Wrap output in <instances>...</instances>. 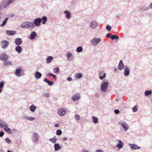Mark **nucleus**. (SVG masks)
<instances>
[{"mask_svg":"<svg viewBox=\"0 0 152 152\" xmlns=\"http://www.w3.org/2000/svg\"><path fill=\"white\" fill-rule=\"evenodd\" d=\"M34 25V24L31 22H25L23 23L20 26L22 28H28L29 27H33Z\"/></svg>","mask_w":152,"mask_h":152,"instance_id":"f257e3e1","label":"nucleus"},{"mask_svg":"<svg viewBox=\"0 0 152 152\" xmlns=\"http://www.w3.org/2000/svg\"><path fill=\"white\" fill-rule=\"evenodd\" d=\"M108 85V82H102L101 86L102 90L104 92L106 91Z\"/></svg>","mask_w":152,"mask_h":152,"instance_id":"f03ea898","label":"nucleus"},{"mask_svg":"<svg viewBox=\"0 0 152 152\" xmlns=\"http://www.w3.org/2000/svg\"><path fill=\"white\" fill-rule=\"evenodd\" d=\"M58 113L59 115L63 116L66 114V112L64 109L61 108L58 110Z\"/></svg>","mask_w":152,"mask_h":152,"instance_id":"7ed1b4c3","label":"nucleus"},{"mask_svg":"<svg viewBox=\"0 0 152 152\" xmlns=\"http://www.w3.org/2000/svg\"><path fill=\"white\" fill-rule=\"evenodd\" d=\"M1 44L2 45V48L3 49L6 48L8 46L9 42L6 40H3L1 41Z\"/></svg>","mask_w":152,"mask_h":152,"instance_id":"20e7f679","label":"nucleus"},{"mask_svg":"<svg viewBox=\"0 0 152 152\" xmlns=\"http://www.w3.org/2000/svg\"><path fill=\"white\" fill-rule=\"evenodd\" d=\"M42 22V19L40 18H36L34 21V24L37 26H39L40 25V23Z\"/></svg>","mask_w":152,"mask_h":152,"instance_id":"39448f33","label":"nucleus"},{"mask_svg":"<svg viewBox=\"0 0 152 152\" xmlns=\"http://www.w3.org/2000/svg\"><path fill=\"white\" fill-rule=\"evenodd\" d=\"M98 26V24L94 21H92L90 24V27L92 29L96 28Z\"/></svg>","mask_w":152,"mask_h":152,"instance_id":"423d86ee","label":"nucleus"},{"mask_svg":"<svg viewBox=\"0 0 152 152\" xmlns=\"http://www.w3.org/2000/svg\"><path fill=\"white\" fill-rule=\"evenodd\" d=\"M100 41V39L99 38H94L91 40V44L94 45H96Z\"/></svg>","mask_w":152,"mask_h":152,"instance_id":"0eeeda50","label":"nucleus"},{"mask_svg":"<svg viewBox=\"0 0 152 152\" xmlns=\"http://www.w3.org/2000/svg\"><path fill=\"white\" fill-rule=\"evenodd\" d=\"M8 56L5 54H3L0 56V59L2 61H5L7 59Z\"/></svg>","mask_w":152,"mask_h":152,"instance_id":"6e6552de","label":"nucleus"},{"mask_svg":"<svg viewBox=\"0 0 152 152\" xmlns=\"http://www.w3.org/2000/svg\"><path fill=\"white\" fill-rule=\"evenodd\" d=\"M124 67V65L123 63L122 60H121L120 61V62L119 63L118 69L119 70H122L123 69Z\"/></svg>","mask_w":152,"mask_h":152,"instance_id":"1a4fd4ad","label":"nucleus"},{"mask_svg":"<svg viewBox=\"0 0 152 152\" xmlns=\"http://www.w3.org/2000/svg\"><path fill=\"white\" fill-rule=\"evenodd\" d=\"M22 40L19 38H17L15 39V44L17 45H20L22 43Z\"/></svg>","mask_w":152,"mask_h":152,"instance_id":"9d476101","label":"nucleus"},{"mask_svg":"<svg viewBox=\"0 0 152 152\" xmlns=\"http://www.w3.org/2000/svg\"><path fill=\"white\" fill-rule=\"evenodd\" d=\"M130 146L132 149L134 150L139 149L140 148L138 145L135 144H130Z\"/></svg>","mask_w":152,"mask_h":152,"instance_id":"9b49d317","label":"nucleus"},{"mask_svg":"<svg viewBox=\"0 0 152 152\" xmlns=\"http://www.w3.org/2000/svg\"><path fill=\"white\" fill-rule=\"evenodd\" d=\"M4 129L9 134H12L13 133L12 131L7 127V126L4 128Z\"/></svg>","mask_w":152,"mask_h":152,"instance_id":"f8f14e48","label":"nucleus"},{"mask_svg":"<svg viewBox=\"0 0 152 152\" xmlns=\"http://www.w3.org/2000/svg\"><path fill=\"white\" fill-rule=\"evenodd\" d=\"M80 98V96L79 94H75L73 95L72 97V100L73 101H75L78 100Z\"/></svg>","mask_w":152,"mask_h":152,"instance_id":"ddd939ff","label":"nucleus"},{"mask_svg":"<svg viewBox=\"0 0 152 152\" xmlns=\"http://www.w3.org/2000/svg\"><path fill=\"white\" fill-rule=\"evenodd\" d=\"M6 33L7 34L9 35H13L16 34V32L15 31L7 30Z\"/></svg>","mask_w":152,"mask_h":152,"instance_id":"4468645a","label":"nucleus"},{"mask_svg":"<svg viewBox=\"0 0 152 152\" xmlns=\"http://www.w3.org/2000/svg\"><path fill=\"white\" fill-rule=\"evenodd\" d=\"M129 69L128 67H126L124 69V74L125 76H127L129 75Z\"/></svg>","mask_w":152,"mask_h":152,"instance_id":"2eb2a0df","label":"nucleus"},{"mask_svg":"<svg viewBox=\"0 0 152 152\" xmlns=\"http://www.w3.org/2000/svg\"><path fill=\"white\" fill-rule=\"evenodd\" d=\"M7 125V124L5 122L1 120H0V126L2 128L3 127H5Z\"/></svg>","mask_w":152,"mask_h":152,"instance_id":"dca6fc26","label":"nucleus"},{"mask_svg":"<svg viewBox=\"0 0 152 152\" xmlns=\"http://www.w3.org/2000/svg\"><path fill=\"white\" fill-rule=\"evenodd\" d=\"M42 74L39 72H38L36 71L35 74V77L36 78L39 79L42 76Z\"/></svg>","mask_w":152,"mask_h":152,"instance_id":"f3484780","label":"nucleus"},{"mask_svg":"<svg viewBox=\"0 0 152 152\" xmlns=\"http://www.w3.org/2000/svg\"><path fill=\"white\" fill-rule=\"evenodd\" d=\"M33 137L35 138L34 142H37L39 139V136L37 133H35L33 134Z\"/></svg>","mask_w":152,"mask_h":152,"instance_id":"a211bd4d","label":"nucleus"},{"mask_svg":"<svg viewBox=\"0 0 152 152\" xmlns=\"http://www.w3.org/2000/svg\"><path fill=\"white\" fill-rule=\"evenodd\" d=\"M119 124L121 125L125 130H127L128 129V126L125 123H119Z\"/></svg>","mask_w":152,"mask_h":152,"instance_id":"6ab92c4d","label":"nucleus"},{"mask_svg":"<svg viewBox=\"0 0 152 152\" xmlns=\"http://www.w3.org/2000/svg\"><path fill=\"white\" fill-rule=\"evenodd\" d=\"M21 71V69H17L16 70L15 72V74L17 76H21L20 74V72Z\"/></svg>","mask_w":152,"mask_h":152,"instance_id":"aec40b11","label":"nucleus"},{"mask_svg":"<svg viewBox=\"0 0 152 152\" xmlns=\"http://www.w3.org/2000/svg\"><path fill=\"white\" fill-rule=\"evenodd\" d=\"M36 34L35 32H32L30 36V37L29 38L30 39H34L35 37L36 36Z\"/></svg>","mask_w":152,"mask_h":152,"instance_id":"412c9836","label":"nucleus"},{"mask_svg":"<svg viewBox=\"0 0 152 152\" xmlns=\"http://www.w3.org/2000/svg\"><path fill=\"white\" fill-rule=\"evenodd\" d=\"M44 81L45 82L47 83L48 85L50 86H51L53 85V82L52 81H50L48 80V79L46 78H45L44 80Z\"/></svg>","mask_w":152,"mask_h":152,"instance_id":"4be33fe9","label":"nucleus"},{"mask_svg":"<svg viewBox=\"0 0 152 152\" xmlns=\"http://www.w3.org/2000/svg\"><path fill=\"white\" fill-rule=\"evenodd\" d=\"M53 57L51 56H48L46 59V63H50L53 60Z\"/></svg>","mask_w":152,"mask_h":152,"instance_id":"5701e85b","label":"nucleus"},{"mask_svg":"<svg viewBox=\"0 0 152 152\" xmlns=\"http://www.w3.org/2000/svg\"><path fill=\"white\" fill-rule=\"evenodd\" d=\"M55 150L56 151L58 150L61 149V146L58 144H55L54 145Z\"/></svg>","mask_w":152,"mask_h":152,"instance_id":"b1692460","label":"nucleus"},{"mask_svg":"<svg viewBox=\"0 0 152 152\" xmlns=\"http://www.w3.org/2000/svg\"><path fill=\"white\" fill-rule=\"evenodd\" d=\"M15 50L18 53H20L22 51V48L20 46H18L16 47Z\"/></svg>","mask_w":152,"mask_h":152,"instance_id":"393cba45","label":"nucleus"},{"mask_svg":"<svg viewBox=\"0 0 152 152\" xmlns=\"http://www.w3.org/2000/svg\"><path fill=\"white\" fill-rule=\"evenodd\" d=\"M64 13L66 14V18H69L71 15L70 12L69 11L66 10L64 11Z\"/></svg>","mask_w":152,"mask_h":152,"instance_id":"a878e982","label":"nucleus"},{"mask_svg":"<svg viewBox=\"0 0 152 152\" xmlns=\"http://www.w3.org/2000/svg\"><path fill=\"white\" fill-rule=\"evenodd\" d=\"M36 108V107L33 105H31L30 107V110L32 112H34Z\"/></svg>","mask_w":152,"mask_h":152,"instance_id":"bb28decb","label":"nucleus"},{"mask_svg":"<svg viewBox=\"0 0 152 152\" xmlns=\"http://www.w3.org/2000/svg\"><path fill=\"white\" fill-rule=\"evenodd\" d=\"M119 143L117 145V146L119 148H122L123 147V144L121 141H119Z\"/></svg>","mask_w":152,"mask_h":152,"instance_id":"cd10ccee","label":"nucleus"},{"mask_svg":"<svg viewBox=\"0 0 152 152\" xmlns=\"http://www.w3.org/2000/svg\"><path fill=\"white\" fill-rule=\"evenodd\" d=\"M92 118L93 119V122L95 124H96L98 123V119L97 118L94 116H93Z\"/></svg>","mask_w":152,"mask_h":152,"instance_id":"c85d7f7f","label":"nucleus"},{"mask_svg":"<svg viewBox=\"0 0 152 152\" xmlns=\"http://www.w3.org/2000/svg\"><path fill=\"white\" fill-rule=\"evenodd\" d=\"M42 20V23L43 24H45V23L46 21L47 20V18L45 16H44L42 17V19H41Z\"/></svg>","mask_w":152,"mask_h":152,"instance_id":"c756f323","label":"nucleus"},{"mask_svg":"<svg viewBox=\"0 0 152 152\" xmlns=\"http://www.w3.org/2000/svg\"><path fill=\"white\" fill-rule=\"evenodd\" d=\"M8 18H5V19L4 20V21H3L2 23V24H1V27L3 26H4L5 24H6V22L8 20Z\"/></svg>","mask_w":152,"mask_h":152,"instance_id":"7c9ffc66","label":"nucleus"},{"mask_svg":"<svg viewBox=\"0 0 152 152\" xmlns=\"http://www.w3.org/2000/svg\"><path fill=\"white\" fill-rule=\"evenodd\" d=\"M152 93L151 90L149 91H146L145 92V94L146 96H147L151 94Z\"/></svg>","mask_w":152,"mask_h":152,"instance_id":"2f4dec72","label":"nucleus"},{"mask_svg":"<svg viewBox=\"0 0 152 152\" xmlns=\"http://www.w3.org/2000/svg\"><path fill=\"white\" fill-rule=\"evenodd\" d=\"M138 107L137 105H136L134 107H133L132 108L133 111L134 112L137 111L138 109Z\"/></svg>","mask_w":152,"mask_h":152,"instance_id":"473e14b6","label":"nucleus"},{"mask_svg":"<svg viewBox=\"0 0 152 152\" xmlns=\"http://www.w3.org/2000/svg\"><path fill=\"white\" fill-rule=\"evenodd\" d=\"M110 38L112 39L113 40L114 39H118L119 37L117 35H112L111 37Z\"/></svg>","mask_w":152,"mask_h":152,"instance_id":"72a5a7b5","label":"nucleus"},{"mask_svg":"<svg viewBox=\"0 0 152 152\" xmlns=\"http://www.w3.org/2000/svg\"><path fill=\"white\" fill-rule=\"evenodd\" d=\"M50 140L53 143H55L56 141V137H53L50 139Z\"/></svg>","mask_w":152,"mask_h":152,"instance_id":"f704fd0d","label":"nucleus"},{"mask_svg":"<svg viewBox=\"0 0 152 152\" xmlns=\"http://www.w3.org/2000/svg\"><path fill=\"white\" fill-rule=\"evenodd\" d=\"M82 76V75L81 73H78L75 75V78L77 79H78L81 78Z\"/></svg>","mask_w":152,"mask_h":152,"instance_id":"c9c22d12","label":"nucleus"},{"mask_svg":"<svg viewBox=\"0 0 152 152\" xmlns=\"http://www.w3.org/2000/svg\"><path fill=\"white\" fill-rule=\"evenodd\" d=\"M83 49L81 47H79L77 48L76 51L78 53H80L82 52Z\"/></svg>","mask_w":152,"mask_h":152,"instance_id":"e433bc0d","label":"nucleus"},{"mask_svg":"<svg viewBox=\"0 0 152 152\" xmlns=\"http://www.w3.org/2000/svg\"><path fill=\"white\" fill-rule=\"evenodd\" d=\"M4 64L5 66H8L12 64L11 62L8 61H5L4 62Z\"/></svg>","mask_w":152,"mask_h":152,"instance_id":"4c0bfd02","label":"nucleus"},{"mask_svg":"<svg viewBox=\"0 0 152 152\" xmlns=\"http://www.w3.org/2000/svg\"><path fill=\"white\" fill-rule=\"evenodd\" d=\"M62 134V132L60 130H57L56 131V134L58 135H60Z\"/></svg>","mask_w":152,"mask_h":152,"instance_id":"58836bf2","label":"nucleus"},{"mask_svg":"<svg viewBox=\"0 0 152 152\" xmlns=\"http://www.w3.org/2000/svg\"><path fill=\"white\" fill-rule=\"evenodd\" d=\"M26 119H27L28 120L32 121L34 120L35 119L33 117H26L25 118Z\"/></svg>","mask_w":152,"mask_h":152,"instance_id":"ea45409f","label":"nucleus"},{"mask_svg":"<svg viewBox=\"0 0 152 152\" xmlns=\"http://www.w3.org/2000/svg\"><path fill=\"white\" fill-rule=\"evenodd\" d=\"M99 75H100V76H99L100 79L101 80H102L105 77L106 74L105 73H104V74L102 76H101V74L100 73H99Z\"/></svg>","mask_w":152,"mask_h":152,"instance_id":"a19ab883","label":"nucleus"},{"mask_svg":"<svg viewBox=\"0 0 152 152\" xmlns=\"http://www.w3.org/2000/svg\"><path fill=\"white\" fill-rule=\"evenodd\" d=\"M14 0H9L7 1V3L6 6L4 7H6V6H7L8 4L11 3H12L13 2Z\"/></svg>","mask_w":152,"mask_h":152,"instance_id":"79ce46f5","label":"nucleus"},{"mask_svg":"<svg viewBox=\"0 0 152 152\" xmlns=\"http://www.w3.org/2000/svg\"><path fill=\"white\" fill-rule=\"evenodd\" d=\"M53 71L55 73H58L59 71V69L58 68H54L53 69Z\"/></svg>","mask_w":152,"mask_h":152,"instance_id":"37998d69","label":"nucleus"},{"mask_svg":"<svg viewBox=\"0 0 152 152\" xmlns=\"http://www.w3.org/2000/svg\"><path fill=\"white\" fill-rule=\"evenodd\" d=\"M5 140L6 142L10 144L11 143V141L8 138H6L5 139Z\"/></svg>","mask_w":152,"mask_h":152,"instance_id":"c03bdc74","label":"nucleus"},{"mask_svg":"<svg viewBox=\"0 0 152 152\" xmlns=\"http://www.w3.org/2000/svg\"><path fill=\"white\" fill-rule=\"evenodd\" d=\"M75 118L77 120H79L80 119V117L78 115H76L75 116Z\"/></svg>","mask_w":152,"mask_h":152,"instance_id":"a18cd8bd","label":"nucleus"},{"mask_svg":"<svg viewBox=\"0 0 152 152\" xmlns=\"http://www.w3.org/2000/svg\"><path fill=\"white\" fill-rule=\"evenodd\" d=\"M4 84V82L3 81H2L0 83V88H2L3 87Z\"/></svg>","mask_w":152,"mask_h":152,"instance_id":"49530a36","label":"nucleus"},{"mask_svg":"<svg viewBox=\"0 0 152 152\" xmlns=\"http://www.w3.org/2000/svg\"><path fill=\"white\" fill-rule=\"evenodd\" d=\"M106 28L108 31H110L111 30V28L109 25H107L106 26Z\"/></svg>","mask_w":152,"mask_h":152,"instance_id":"de8ad7c7","label":"nucleus"},{"mask_svg":"<svg viewBox=\"0 0 152 152\" xmlns=\"http://www.w3.org/2000/svg\"><path fill=\"white\" fill-rule=\"evenodd\" d=\"M72 54L70 53H68L67 54V58H69L72 56Z\"/></svg>","mask_w":152,"mask_h":152,"instance_id":"09e8293b","label":"nucleus"},{"mask_svg":"<svg viewBox=\"0 0 152 152\" xmlns=\"http://www.w3.org/2000/svg\"><path fill=\"white\" fill-rule=\"evenodd\" d=\"M114 113L116 114H118L119 113V111L118 110L116 109L114 110Z\"/></svg>","mask_w":152,"mask_h":152,"instance_id":"8fccbe9b","label":"nucleus"},{"mask_svg":"<svg viewBox=\"0 0 152 152\" xmlns=\"http://www.w3.org/2000/svg\"><path fill=\"white\" fill-rule=\"evenodd\" d=\"M112 36V34H107L106 35V36L108 38H110Z\"/></svg>","mask_w":152,"mask_h":152,"instance_id":"3c124183","label":"nucleus"},{"mask_svg":"<svg viewBox=\"0 0 152 152\" xmlns=\"http://www.w3.org/2000/svg\"><path fill=\"white\" fill-rule=\"evenodd\" d=\"M4 134V133L2 132H0V137H2Z\"/></svg>","mask_w":152,"mask_h":152,"instance_id":"603ef678","label":"nucleus"},{"mask_svg":"<svg viewBox=\"0 0 152 152\" xmlns=\"http://www.w3.org/2000/svg\"><path fill=\"white\" fill-rule=\"evenodd\" d=\"M44 96L45 97L48 98L49 97V94L48 93H46L45 94Z\"/></svg>","mask_w":152,"mask_h":152,"instance_id":"864d4df0","label":"nucleus"},{"mask_svg":"<svg viewBox=\"0 0 152 152\" xmlns=\"http://www.w3.org/2000/svg\"><path fill=\"white\" fill-rule=\"evenodd\" d=\"M67 80L69 81H71L72 80V78L71 77H68L67 78Z\"/></svg>","mask_w":152,"mask_h":152,"instance_id":"5fc2aeb1","label":"nucleus"},{"mask_svg":"<svg viewBox=\"0 0 152 152\" xmlns=\"http://www.w3.org/2000/svg\"><path fill=\"white\" fill-rule=\"evenodd\" d=\"M96 152H104L102 150H97Z\"/></svg>","mask_w":152,"mask_h":152,"instance_id":"6e6d98bb","label":"nucleus"},{"mask_svg":"<svg viewBox=\"0 0 152 152\" xmlns=\"http://www.w3.org/2000/svg\"><path fill=\"white\" fill-rule=\"evenodd\" d=\"M48 75L50 76H51V77H53V75L52 74H51V73H49L48 74Z\"/></svg>","mask_w":152,"mask_h":152,"instance_id":"4d7b16f0","label":"nucleus"},{"mask_svg":"<svg viewBox=\"0 0 152 152\" xmlns=\"http://www.w3.org/2000/svg\"><path fill=\"white\" fill-rule=\"evenodd\" d=\"M55 79H56V75H53L52 77Z\"/></svg>","mask_w":152,"mask_h":152,"instance_id":"13d9d810","label":"nucleus"},{"mask_svg":"<svg viewBox=\"0 0 152 152\" xmlns=\"http://www.w3.org/2000/svg\"><path fill=\"white\" fill-rule=\"evenodd\" d=\"M63 140H64V141H66V140H67V138H66V137H64L63 138Z\"/></svg>","mask_w":152,"mask_h":152,"instance_id":"bf43d9fd","label":"nucleus"},{"mask_svg":"<svg viewBox=\"0 0 152 152\" xmlns=\"http://www.w3.org/2000/svg\"><path fill=\"white\" fill-rule=\"evenodd\" d=\"M58 126H59V125L57 124H56L55 125V126L56 127H58Z\"/></svg>","mask_w":152,"mask_h":152,"instance_id":"052dcab7","label":"nucleus"},{"mask_svg":"<svg viewBox=\"0 0 152 152\" xmlns=\"http://www.w3.org/2000/svg\"><path fill=\"white\" fill-rule=\"evenodd\" d=\"M2 90V89L1 88H0V93L1 92Z\"/></svg>","mask_w":152,"mask_h":152,"instance_id":"680f3d73","label":"nucleus"},{"mask_svg":"<svg viewBox=\"0 0 152 152\" xmlns=\"http://www.w3.org/2000/svg\"><path fill=\"white\" fill-rule=\"evenodd\" d=\"M83 152H88V151H83Z\"/></svg>","mask_w":152,"mask_h":152,"instance_id":"e2e57ef3","label":"nucleus"},{"mask_svg":"<svg viewBox=\"0 0 152 152\" xmlns=\"http://www.w3.org/2000/svg\"><path fill=\"white\" fill-rule=\"evenodd\" d=\"M117 70V69H114V71H115V72H116Z\"/></svg>","mask_w":152,"mask_h":152,"instance_id":"0e129e2a","label":"nucleus"},{"mask_svg":"<svg viewBox=\"0 0 152 152\" xmlns=\"http://www.w3.org/2000/svg\"><path fill=\"white\" fill-rule=\"evenodd\" d=\"M152 4H151H151H150V7H151V6Z\"/></svg>","mask_w":152,"mask_h":152,"instance_id":"69168bd1","label":"nucleus"},{"mask_svg":"<svg viewBox=\"0 0 152 152\" xmlns=\"http://www.w3.org/2000/svg\"><path fill=\"white\" fill-rule=\"evenodd\" d=\"M7 152H11V151H7Z\"/></svg>","mask_w":152,"mask_h":152,"instance_id":"338daca9","label":"nucleus"},{"mask_svg":"<svg viewBox=\"0 0 152 152\" xmlns=\"http://www.w3.org/2000/svg\"><path fill=\"white\" fill-rule=\"evenodd\" d=\"M5 1L4 0H3V2H4V1Z\"/></svg>","mask_w":152,"mask_h":152,"instance_id":"774afa93","label":"nucleus"}]
</instances>
